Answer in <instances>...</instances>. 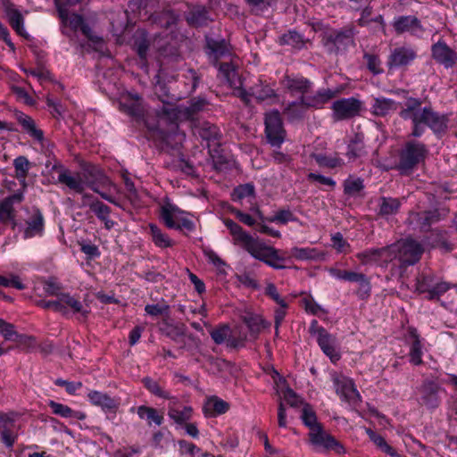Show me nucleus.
<instances>
[{"label": "nucleus", "instance_id": "f257e3e1", "mask_svg": "<svg viewBox=\"0 0 457 457\" xmlns=\"http://www.w3.org/2000/svg\"><path fill=\"white\" fill-rule=\"evenodd\" d=\"M395 93L403 95L406 100L398 114L403 120L411 121V137H420L425 132V127L429 128L436 136L446 133L449 122L448 114L435 111L430 104L422 107V100L409 96L408 91L405 89H397Z\"/></svg>", "mask_w": 457, "mask_h": 457}, {"label": "nucleus", "instance_id": "f03ea898", "mask_svg": "<svg viewBox=\"0 0 457 457\" xmlns=\"http://www.w3.org/2000/svg\"><path fill=\"white\" fill-rule=\"evenodd\" d=\"M224 225L233 237L234 244L238 245L254 259L262 262L274 270H284V262L288 259L281 254L279 249L266 245L245 232L231 219H224Z\"/></svg>", "mask_w": 457, "mask_h": 457}, {"label": "nucleus", "instance_id": "7ed1b4c3", "mask_svg": "<svg viewBox=\"0 0 457 457\" xmlns=\"http://www.w3.org/2000/svg\"><path fill=\"white\" fill-rule=\"evenodd\" d=\"M358 30L353 23L340 29H331L321 36V44L329 54H344L350 46H355Z\"/></svg>", "mask_w": 457, "mask_h": 457}, {"label": "nucleus", "instance_id": "20e7f679", "mask_svg": "<svg viewBox=\"0 0 457 457\" xmlns=\"http://www.w3.org/2000/svg\"><path fill=\"white\" fill-rule=\"evenodd\" d=\"M428 154L427 145L417 140L405 142L399 152L396 169L401 174H410Z\"/></svg>", "mask_w": 457, "mask_h": 457}, {"label": "nucleus", "instance_id": "39448f33", "mask_svg": "<svg viewBox=\"0 0 457 457\" xmlns=\"http://www.w3.org/2000/svg\"><path fill=\"white\" fill-rule=\"evenodd\" d=\"M393 247L396 259L403 267L417 263L424 253L422 245L412 238L398 241L393 244Z\"/></svg>", "mask_w": 457, "mask_h": 457}, {"label": "nucleus", "instance_id": "423d86ee", "mask_svg": "<svg viewBox=\"0 0 457 457\" xmlns=\"http://www.w3.org/2000/svg\"><path fill=\"white\" fill-rule=\"evenodd\" d=\"M355 257L362 265L376 264L382 268H386L392 261L396 259L393 244L380 248L366 249L357 253Z\"/></svg>", "mask_w": 457, "mask_h": 457}, {"label": "nucleus", "instance_id": "0eeeda50", "mask_svg": "<svg viewBox=\"0 0 457 457\" xmlns=\"http://www.w3.org/2000/svg\"><path fill=\"white\" fill-rule=\"evenodd\" d=\"M264 124L268 142L272 146L280 147L285 141L286 130L279 112L273 110L265 113Z\"/></svg>", "mask_w": 457, "mask_h": 457}, {"label": "nucleus", "instance_id": "6e6552de", "mask_svg": "<svg viewBox=\"0 0 457 457\" xmlns=\"http://www.w3.org/2000/svg\"><path fill=\"white\" fill-rule=\"evenodd\" d=\"M204 53L209 62L213 66H218L221 58L231 54V45L229 41L223 37H213L209 35L204 36Z\"/></svg>", "mask_w": 457, "mask_h": 457}, {"label": "nucleus", "instance_id": "1a4fd4ad", "mask_svg": "<svg viewBox=\"0 0 457 457\" xmlns=\"http://www.w3.org/2000/svg\"><path fill=\"white\" fill-rule=\"evenodd\" d=\"M51 170L58 173L57 182L64 185L70 190L82 194L85 190V182L79 172H72L60 162H55L51 167Z\"/></svg>", "mask_w": 457, "mask_h": 457}, {"label": "nucleus", "instance_id": "9d476101", "mask_svg": "<svg viewBox=\"0 0 457 457\" xmlns=\"http://www.w3.org/2000/svg\"><path fill=\"white\" fill-rule=\"evenodd\" d=\"M441 391H443V388L436 381L432 379L423 380L422 384L418 388L420 404L429 410L436 409L441 403L439 395Z\"/></svg>", "mask_w": 457, "mask_h": 457}, {"label": "nucleus", "instance_id": "9b49d317", "mask_svg": "<svg viewBox=\"0 0 457 457\" xmlns=\"http://www.w3.org/2000/svg\"><path fill=\"white\" fill-rule=\"evenodd\" d=\"M361 107L360 100L354 97L341 98L332 104L335 120H345L359 115Z\"/></svg>", "mask_w": 457, "mask_h": 457}, {"label": "nucleus", "instance_id": "f8f14e48", "mask_svg": "<svg viewBox=\"0 0 457 457\" xmlns=\"http://www.w3.org/2000/svg\"><path fill=\"white\" fill-rule=\"evenodd\" d=\"M333 383L336 393L340 398L350 404H356L361 401L358 390L355 388L352 379L343 375H334Z\"/></svg>", "mask_w": 457, "mask_h": 457}, {"label": "nucleus", "instance_id": "ddd939ff", "mask_svg": "<svg viewBox=\"0 0 457 457\" xmlns=\"http://www.w3.org/2000/svg\"><path fill=\"white\" fill-rule=\"evenodd\" d=\"M431 56L435 62L445 69L453 67L457 63V53L444 40H439L431 46Z\"/></svg>", "mask_w": 457, "mask_h": 457}, {"label": "nucleus", "instance_id": "4468645a", "mask_svg": "<svg viewBox=\"0 0 457 457\" xmlns=\"http://www.w3.org/2000/svg\"><path fill=\"white\" fill-rule=\"evenodd\" d=\"M24 200L22 191H17L14 194L8 195L0 202V223L8 224L12 223V227L16 226V212L13 207L15 204H21Z\"/></svg>", "mask_w": 457, "mask_h": 457}, {"label": "nucleus", "instance_id": "2eb2a0df", "mask_svg": "<svg viewBox=\"0 0 457 457\" xmlns=\"http://www.w3.org/2000/svg\"><path fill=\"white\" fill-rule=\"evenodd\" d=\"M416 57V52L411 47H395L389 54L386 65L388 70H395L410 65Z\"/></svg>", "mask_w": 457, "mask_h": 457}, {"label": "nucleus", "instance_id": "dca6fc26", "mask_svg": "<svg viewBox=\"0 0 457 457\" xmlns=\"http://www.w3.org/2000/svg\"><path fill=\"white\" fill-rule=\"evenodd\" d=\"M87 397L93 405L100 407L105 413L116 414L120 405V398L96 390L90 391Z\"/></svg>", "mask_w": 457, "mask_h": 457}, {"label": "nucleus", "instance_id": "f3484780", "mask_svg": "<svg viewBox=\"0 0 457 457\" xmlns=\"http://www.w3.org/2000/svg\"><path fill=\"white\" fill-rule=\"evenodd\" d=\"M83 180L85 187H88L94 192H98V186H105L110 183L109 179L104 174V172L96 165L87 163L82 166Z\"/></svg>", "mask_w": 457, "mask_h": 457}, {"label": "nucleus", "instance_id": "a211bd4d", "mask_svg": "<svg viewBox=\"0 0 457 457\" xmlns=\"http://www.w3.org/2000/svg\"><path fill=\"white\" fill-rule=\"evenodd\" d=\"M26 228L23 231L24 239L42 236L45 230V219L41 211L33 207L25 220Z\"/></svg>", "mask_w": 457, "mask_h": 457}, {"label": "nucleus", "instance_id": "6ab92c4d", "mask_svg": "<svg viewBox=\"0 0 457 457\" xmlns=\"http://www.w3.org/2000/svg\"><path fill=\"white\" fill-rule=\"evenodd\" d=\"M309 436L312 444L316 446L323 447L328 451H334L337 454H343L345 452L343 445L333 436L325 433L322 428L315 432L309 433Z\"/></svg>", "mask_w": 457, "mask_h": 457}, {"label": "nucleus", "instance_id": "aec40b11", "mask_svg": "<svg viewBox=\"0 0 457 457\" xmlns=\"http://www.w3.org/2000/svg\"><path fill=\"white\" fill-rule=\"evenodd\" d=\"M185 20L191 27H205L213 20L211 18L210 10L204 5H192L185 12Z\"/></svg>", "mask_w": 457, "mask_h": 457}, {"label": "nucleus", "instance_id": "412c9836", "mask_svg": "<svg viewBox=\"0 0 457 457\" xmlns=\"http://www.w3.org/2000/svg\"><path fill=\"white\" fill-rule=\"evenodd\" d=\"M193 130L195 135L207 141L209 146L211 143L219 145L221 134L220 129L215 124L209 121H199L195 124Z\"/></svg>", "mask_w": 457, "mask_h": 457}, {"label": "nucleus", "instance_id": "4be33fe9", "mask_svg": "<svg viewBox=\"0 0 457 457\" xmlns=\"http://www.w3.org/2000/svg\"><path fill=\"white\" fill-rule=\"evenodd\" d=\"M283 86L291 93L307 94L312 87V82L300 75H285L282 80Z\"/></svg>", "mask_w": 457, "mask_h": 457}, {"label": "nucleus", "instance_id": "5701e85b", "mask_svg": "<svg viewBox=\"0 0 457 457\" xmlns=\"http://www.w3.org/2000/svg\"><path fill=\"white\" fill-rule=\"evenodd\" d=\"M408 336L411 340L409 352L410 362L416 366L420 365L422 363L423 353L418 330L413 327H410L408 328Z\"/></svg>", "mask_w": 457, "mask_h": 457}, {"label": "nucleus", "instance_id": "b1692460", "mask_svg": "<svg viewBox=\"0 0 457 457\" xmlns=\"http://www.w3.org/2000/svg\"><path fill=\"white\" fill-rule=\"evenodd\" d=\"M320 336L317 337V342L323 353L335 362L340 359V353L337 351L335 337L326 329H320Z\"/></svg>", "mask_w": 457, "mask_h": 457}, {"label": "nucleus", "instance_id": "393cba45", "mask_svg": "<svg viewBox=\"0 0 457 457\" xmlns=\"http://www.w3.org/2000/svg\"><path fill=\"white\" fill-rule=\"evenodd\" d=\"M393 27L397 34L404 32L414 33L417 30L422 29L420 20L412 15H403L395 18Z\"/></svg>", "mask_w": 457, "mask_h": 457}, {"label": "nucleus", "instance_id": "a878e982", "mask_svg": "<svg viewBox=\"0 0 457 457\" xmlns=\"http://www.w3.org/2000/svg\"><path fill=\"white\" fill-rule=\"evenodd\" d=\"M336 96V92L332 89H320L318 90L312 96H302V103L306 107L320 109L322 108L325 104Z\"/></svg>", "mask_w": 457, "mask_h": 457}, {"label": "nucleus", "instance_id": "bb28decb", "mask_svg": "<svg viewBox=\"0 0 457 457\" xmlns=\"http://www.w3.org/2000/svg\"><path fill=\"white\" fill-rule=\"evenodd\" d=\"M250 94L258 102H262L277 96V94L272 87L262 78H259L250 87Z\"/></svg>", "mask_w": 457, "mask_h": 457}, {"label": "nucleus", "instance_id": "cd10ccee", "mask_svg": "<svg viewBox=\"0 0 457 457\" xmlns=\"http://www.w3.org/2000/svg\"><path fill=\"white\" fill-rule=\"evenodd\" d=\"M229 409V404L218 396H211L206 400L203 406V411L206 417H216L226 413Z\"/></svg>", "mask_w": 457, "mask_h": 457}, {"label": "nucleus", "instance_id": "c85d7f7f", "mask_svg": "<svg viewBox=\"0 0 457 457\" xmlns=\"http://www.w3.org/2000/svg\"><path fill=\"white\" fill-rule=\"evenodd\" d=\"M281 252V254H283L285 257L288 258L285 262L284 265L286 266L285 269L287 268L286 265V262L290 261V259L295 258L296 260L300 261H307V260H318L322 257V254L316 249V248H310V247H293L290 250V255L287 256V252L279 250Z\"/></svg>", "mask_w": 457, "mask_h": 457}, {"label": "nucleus", "instance_id": "c756f323", "mask_svg": "<svg viewBox=\"0 0 457 457\" xmlns=\"http://www.w3.org/2000/svg\"><path fill=\"white\" fill-rule=\"evenodd\" d=\"M17 120L22 127V129L34 140L37 142L44 140L43 130L37 127L35 120L30 116L21 112L17 115Z\"/></svg>", "mask_w": 457, "mask_h": 457}, {"label": "nucleus", "instance_id": "7c9ffc66", "mask_svg": "<svg viewBox=\"0 0 457 457\" xmlns=\"http://www.w3.org/2000/svg\"><path fill=\"white\" fill-rule=\"evenodd\" d=\"M17 120L22 127V129L34 140L37 142L44 140L43 130L37 127L35 120L30 116L21 112L17 115Z\"/></svg>", "mask_w": 457, "mask_h": 457}, {"label": "nucleus", "instance_id": "2f4dec72", "mask_svg": "<svg viewBox=\"0 0 457 457\" xmlns=\"http://www.w3.org/2000/svg\"><path fill=\"white\" fill-rule=\"evenodd\" d=\"M399 104L393 99L377 97L371 105L372 113L378 117H385L398 109Z\"/></svg>", "mask_w": 457, "mask_h": 457}, {"label": "nucleus", "instance_id": "473e14b6", "mask_svg": "<svg viewBox=\"0 0 457 457\" xmlns=\"http://www.w3.org/2000/svg\"><path fill=\"white\" fill-rule=\"evenodd\" d=\"M401 201L398 198L382 196L378 200V215L387 219L398 213Z\"/></svg>", "mask_w": 457, "mask_h": 457}, {"label": "nucleus", "instance_id": "72a5a7b5", "mask_svg": "<svg viewBox=\"0 0 457 457\" xmlns=\"http://www.w3.org/2000/svg\"><path fill=\"white\" fill-rule=\"evenodd\" d=\"M48 406L52 409L54 414L62 418H74L79 420L86 419V414L82 411H73L68 405L57 403L54 400L48 402Z\"/></svg>", "mask_w": 457, "mask_h": 457}, {"label": "nucleus", "instance_id": "f704fd0d", "mask_svg": "<svg viewBox=\"0 0 457 457\" xmlns=\"http://www.w3.org/2000/svg\"><path fill=\"white\" fill-rule=\"evenodd\" d=\"M137 413L141 420L147 421L148 426H152L153 423L161 426L164 420L163 415L159 413L156 409L146 405L137 407Z\"/></svg>", "mask_w": 457, "mask_h": 457}, {"label": "nucleus", "instance_id": "c9c22d12", "mask_svg": "<svg viewBox=\"0 0 457 457\" xmlns=\"http://www.w3.org/2000/svg\"><path fill=\"white\" fill-rule=\"evenodd\" d=\"M183 213L184 212L177 205L170 203H165L161 208L160 216L166 227H174V220L180 218V215Z\"/></svg>", "mask_w": 457, "mask_h": 457}, {"label": "nucleus", "instance_id": "e433bc0d", "mask_svg": "<svg viewBox=\"0 0 457 457\" xmlns=\"http://www.w3.org/2000/svg\"><path fill=\"white\" fill-rule=\"evenodd\" d=\"M301 420L310 428V433L315 432L322 428L317 421L316 413L310 403H304L302 409Z\"/></svg>", "mask_w": 457, "mask_h": 457}, {"label": "nucleus", "instance_id": "4c0bfd02", "mask_svg": "<svg viewBox=\"0 0 457 457\" xmlns=\"http://www.w3.org/2000/svg\"><path fill=\"white\" fill-rule=\"evenodd\" d=\"M365 154L366 151L363 143V137L360 134H356L347 146L346 156L349 160L354 161Z\"/></svg>", "mask_w": 457, "mask_h": 457}, {"label": "nucleus", "instance_id": "58836bf2", "mask_svg": "<svg viewBox=\"0 0 457 457\" xmlns=\"http://www.w3.org/2000/svg\"><path fill=\"white\" fill-rule=\"evenodd\" d=\"M83 198L90 200L87 205H88L90 211L96 214L98 220H105V217L110 216L111 208L108 205L98 199H93V196L87 194L84 195Z\"/></svg>", "mask_w": 457, "mask_h": 457}, {"label": "nucleus", "instance_id": "ea45409f", "mask_svg": "<svg viewBox=\"0 0 457 457\" xmlns=\"http://www.w3.org/2000/svg\"><path fill=\"white\" fill-rule=\"evenodd\" d=\"M207 105L208 102L205 98H192L188 102V105L185 106L181 112L187 119L193 120L195 116L204 111Z\"/></svg>", "mask_w": 457, "mask_h": 457}, {"label": "nucleus", "instance_id": "a19ab883", "mask_svg": "<svg viewBox=\"0 0 457 457\" xmlns=\"http://www.w3.org/2000/svg\"><path fill=\"white\" fill-rule=\"evenodd\" d=\"M244 322L252 334H259L262 328H269L270 322L265 320L262 316L247 314L243 318Z\"/></svg>", "mask_w": 457, "mask_h": 457}, {"label": "nucleus", "instance_id": "79ce46f5", "mask_svg": "<svg viewBox=\"0 0 457 457\" xmlns=\"http://www.w3.org/2000/svg\"><path fill=\"white\" fill-rule=\"evenodd\" d=\"M150 235L154 245L161 248H167L173 245L172 240L167 234L163 233L155 224H149Z\"/></svg>", "mask_w": 457, "mask_h": 457}, {"label": "nucleus", "instance_id": "37998d69", "mask_svg": "<svg viewBox=\"0 0 457 457\" xmlns=\"http://www.w3.org/2000/svg\"><path fill=\"white\" fill-rule=\"evenodd\" d=\"M250 197H255V187L253 183L238 185L231 192V200L234 202H241L243 199Z\"/></svg>", "mask_w": 457, "mask_h": 457}, {"label": "nucleus", "instance_id": "c03bdc74", "mask_svg": "<svg viewBox=\"0 0 457 457\" xmlns=\"http://www.w3.org/2000/svg\"><path fill=\"white\" fill-rule=\"evenodd\" d=\"M150 47V42L144 31L137 32L134 36L133 48L141 60H145Z\"/></svg>", "mask_w": 457, "mask_h": 457}, {"label": "nucleus", "instance_id": "a18cd8bd", "mask_svg": "<svg viewBox=\"0 0 457 457\" xmlns=\"http://www.w3.org/2000/svg\"><path fill=\"white\" fill-rule=\"evenodd\" d=\"M61 301L66 308L69 306L72 310L73 313H79L85 319L87 317L89 311L85 309L82 303L74 296L70 294H61Z\"/></svg>", "mask_w": 457, "mask_h": 457}, {"label": "nucleus", "instance_id": "49530a36", "mask_svg": "<svg viewBox=\"0 0 457 457\" xmlns=\"http://www.w3.org/2000/svg\"><path fill=\"white\" fill-rule=\"evenodd\" d=\"M142 383L144 386L154 395L162 398V399H170V394L164 390L159 382L150 377H145L142 379Z\"/></svg>", "mask_w": 457, "mask_h": 457}, {"label": "nucleus", "instance_id": "de8ad7c7", "mask_svg": "<svg viewBox=\"0 0 457 457\" xmlns=\"http://www.w3.org/2000/svg\"><path fill=\"white\" fill-rule=\"evenodd\" d=\"M281 46H290L295 48H302L304 46L303 36L295 30H289L279 37L278 40Z\"/></svg>", "mask_w": 457, "mask_h": 457}, {"label": "nucleus", "instance_id": "09e8293b", "mask_svg": "<svg viewBox=\"0 0 457 457\" xmlns=\"http://www.w3.org/2000/svg\"><path fill=\"white\" fill-rule=\"evenodd\" d=\"M13 166L15 169V177L18 180L21 181L25 186V179L30 169V163L27 157L18 156L13 160Z\"/></svg>", "mask_w": 457, "mask_h": 457}, {"label": "nucleus", "instance_id": "8fccbe9b", "mask_svg": "<svg viewBox=\"0 0 457 457\" xmlns=\"http://www.w3.org/2000/svg\"><path fill=\"white\" fill-rule=\"evenodd\" d=\"M308 107L302 103V96L299 101L292 102L287 104L284 110V113L291 120L302 119L304 116L305 110Z\"/></svg>", "mask_w": 457, "mask_h": 457}, {"label": "nucleus", "instance_id": "3c124183", "mask_svg": "<svg viewBox=\"0 0 457 457\" xmlns=\"http://www.w3.org/2000/svg\"><path fill=\"white\" fill-rule=\"evenodd\" d=\"M312 158L314 159L320 167L333 169L341 167L344 164L343 160L337 154L335 156H328L323 154H312Z\"/></svg>", "mask_w": 457, "mask_h": 457}, {"label": "nucleus", "instance_id": "603ef678", "mask_svg": "<svg viewBox=\"0 0 457 457\" xmlns=\"http://www.w3.org/2000/svg\"><path fill=\"white\" fill-rule=\"evenodd\" d=\"M328 272L331 276L340 280L357 282L361 279H363V273H358L355 271L330 268Z\"/></svg>", "mask_w": 457, "mask_h": 457}, {"label": "nucleus", "instance_id": "864d4df0", "mask_svg": "<svg viewBox=\"0 0 457 457\" xmlns=\"http://www.w3.org/2000/svg\"><path fill=\"white\" fill-rule=\"evenodd\" d=\"M192 411L193 409L190 406H184L181 411L175 408H170L168 411V416L177 424L182 425L191 419Z\"/></svg>", "mask_w": 457, "mask_h": 457}, {"label": "nucleus", "instance_id": "5fc2aeb1", "mask_svg": "<svg viewBox=\"0 0 457 457\" xmlns=\"http://www.w3.org/2000/svg\"><path fill=\"white\" fill-rule=\"evenodd\" d=\"M7 17L12 28L19 34L23 35L24 19L21 12L17 9H10L7 11Z\"/></svg>", "mask_w": 457, "mask_h": 457}, {"label": "nucleus", "instance_id": "6e6d98bb", "mask_svg": "<svg viewBox=\"0 0 457 457\" xmlns=\"http://www.w3.org/2000/svg\"><path fill=\"white\" fill-rule=\"evenodd\" d=\"M363 59L366 62V65L368 70L374 75H378L383 73V69L381 68V61L378 55L370 53H364Z\"/></svg>", "mask_w": 457, "mask_h": 457}, {"label": "nucleus", "instance_id": "4d7b16f0", "mask_svg": "<svg viewBox=\"0 0 457 457\" xmlns=\"http://www.w3.org/2000/svg\"><path fill=\"white\" fill-rule=\"evenodd\" d=\"M230 334V328L227 324L218 326L216 328L210 331L212 339L217 345H221L227 341Z\"/></svg>", "mask_w": 457, "mask_h": 457}, {"label": "nucleus", "instance_id": "13d9d810", "mask_svg": "<svg viewBox=\"0 0 457 457\" xmlns=\"http://www.w3.org/2000/svg\"><path fill=\"white\" fill-rule=\"evenodd\" d=\"M180 454H189L191 457H197L201 454L202 457H206V453H203L202 450L195 444L187 440H179L178 442Z\"/></svg>", "mask_w": 457, "mask_h": 457}, {"label": "nucleus", "instance_id": "bf43d9fd", "mask_svg": "<svg viewBox=\"0 0 457 457\" xmlns=\"http://www.w3.org/2000/svg\"><path fill=\"white\" fill-rule=\"evenodd\" d=\"M37 305L43 309H52L56 312H60L63 315L67 314V309L64 304H62L61 301V295H59L58 300L55 301H45L40 300L37 302Z\"/></svg>", "mask_w": 457, "mask_h": 457}, {"label": "nucleus", "instance_id": "052dcab7", "mask_svg": "<svg viewBox=\"0 0 457 457\" xmlns=\"http://www.w3.org/2000/svg\"><path fill=\"white\" fill-rule=\"evenodd\" d=\"M145 312L152 317L168 316L170 306L166 303L147 304L145 307Z\"/></svg>", "mask_w": 457, "mask_h": 457}, {"label": "nucleus", "instance_id": "680f3d73", "mask_svg": "<svg viewBox=\"0 0 457 457\" xmlns=\"http://www.w3.org/2000/svg\"><path fill=\"white\" fill-rule=\"evenodd\" d=\"M295 220L296 218L289 209L279 210L273 217L268 218V221L280 224H287L288 221H294Z\"/></svg>", "mask_w": 457, "mask_h": 457}, {"label": "nucleus", "instance_id": "e2e57ef3", "mask_svg": "<svg viewBox=\"0 0 457 457\" xmlns=\"http://www.w3.org/2000/svg\"><path fill=\"white\" fill-rule=\"evenodd\" d=\"M364 187L363 180L361 179H346L344 183V191L346 195H355L361 192Z\"/></svg>", "mask_w": 457, "mask_h": 457}, {"label": "nucleus", "instance_id": "0e129e2a", "mask_svg": "<svg viewBox=\"0 0 457 457\" xmlns=\"http://www.w3.org/2000/svg\"><path fill=\"white\" fill-rule=\"evenodd\" d=\"M245 3L254 14L262 13L270 6V0H245Z\"/></svg>", "mask_w": 457, "mask_h": 457}, {"label": "nucleus", "instance_id": "69168bd1", "mask_svg": "<svg viewBox=\"0 0 457 457\" xmlns=\"http://www.w3.org/2000/svg\"><path fill=\"white\" fill-rule=\"evenodd\" d=\"M218 65L219 71L223 75L225 79L229 83H233L237 75L235 66L231 62H221Z\"/></svg>", "mask_w": 457, "mask_h": 457}, {"label": "nucleus", "instance_id": "338daca9", "mask_svg": "<svg viewBox=\"0 0 457 457\" xmlns=\"http://www.w3.org/2000/svg\"><path fill=\"white\" fill-rule=\"evenodd\" d=\"M265 294L266 295L270 296L274 302H276L279 306L287 308V303L283 299L279 293L278 292V289L276 286L273 283L268 284V286L265 288Z\"/></svg>", "mask_w": 457, "mask_h": 457}, {"label": "nucleus", "instance_id": "774afa93", "mask_svg": "<svg viewBox=\"0 0 457 457\" xmlns=\"http://www.w3.org/2000/svg\"><path fill=\"white\" fill-rule=\"evenodd\" d=\"M0 333L5 340H13V337H17L18 333L14 328V325L0 319Z\"/></svg>", "mask_w": 457, "mask_h": 457}]
</instances>
